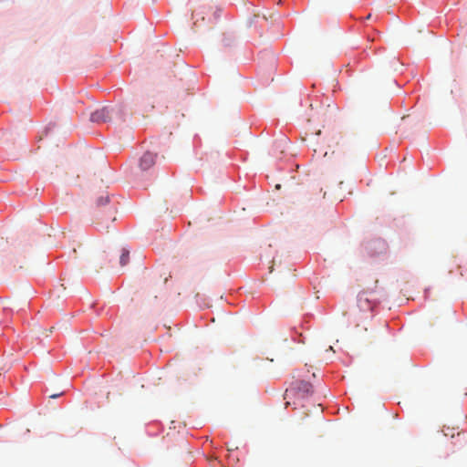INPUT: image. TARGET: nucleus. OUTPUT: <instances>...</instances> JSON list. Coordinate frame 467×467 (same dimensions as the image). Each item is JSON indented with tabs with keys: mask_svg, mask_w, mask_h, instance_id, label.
<instances>
[{
	"mask_svg": "<svg viewBox=\"0 0 467 467\" xmlns=\"http://www.w3.org/2000/svg\"><path fill=\"white\" fill-rule=\"evenodd\" d=\"M59 395H60V394H53V395H50V398H51V399H55V398L58 397Z\"/></svg>",
	"mask_w": 467,
	"mask_h": 467,
	"instance_id": "6e6552de",
	"label": "nucleus"
},
{
	"mask_svg": "<svg viewBox=\"0 0 467 467\" xmlns=\"http://www.w3.org/2000/svg\"><path fill=\"white\" fill-rule=\"evenodd\" d=\"M122 110L119 107H103L91 113L90 120L92 122H107L117 119H121Z\"/></svg>",
	"mask_w": 467,
	"mask_h": 467,
	"instance_id": "f257e3e1",
	"label": "nucleus"
},
{
	"mask_svg": "<svg viewBox=\"0 0 467 467\" xmlns=\"http://www.w3.org/2000/svg\"><path fill=\"white\" fill-rule=\"evenodd\" d=\"M298 389L302 391H304L305 393L308 394V393H311L312 392V385L308 382H306V381H301L299 383V387Z\"/></svg>",
	"mask_w": 467,
	"mask_h": 467,
	"instance_id": "0eeeda50",
	"label": "nucleus"
},
{
	"mask_svg": "<svg viewBox=\"0 0 467 467\" xmlns=\"http://www.w3.org/2000/svg\"><path fill=\"white\" fill-rule=\"evenodd\" d=\"M109 202V196L108 193H103L96 200V204L98 207H101L107 205Z\"/></svg>",
	"mask_w": 467,
	"mask_h": 467,
	"instance_id": "423d86ee",
	"label": "nucleus"
},
{
	"mask_svg": "<svg viewBox=\"0 0 467 467\" xmlns=\"http://www.w3.org/2000/svg\"><path fill=\"white\" fill-rule=\"evenodd\" d=\"M129 259H130V251L125 248H122L120 255H119L120 266H122V267L125 266L128 264Z\"/></svg>",
	"mask_w": 467,
	"mask_h": 467,
	"instance_id": "39448f33",
	"label": "nucleus"
},
{
	"mask_svg": "<svg viewBox=\"0 0 467 467\" xmlns=\"http://www.w3.org/2000/svg\"><path fill=\"white\" fill-rule=\"evenodd\" d=\"M370 17H371V15L369 14L367 16L366 19H370Z\"/></svg>",
	"mask_w": 467,
	"mask_h": 467,
	"instance_id": "1a4fd4ad",
	"label": "nucleus"
},
{
	"mask_svg": "<svg viewBox=\"0 0 467 467\" xmlns=\"http://www.w3.org/2000/svg\"><path fill=\"white\" fill-rule=\"evenodd\" d=\"M367 292H360L358 296V306L363 312L371 311L375 305V298L370 296Z\"/></svg>",
	"mask_w": 467,
	"mask_h": 467,
	"instance_id": "f03ea898",
	"label": "nucleus"
},
{
	"mask_svg": "<svg viewBox=\"0 0 467 467\" xmlns=\"http://www.w3.org/2000/svg\"><path fill=\"white\" fill-rule=\"evenodd\" d=\"M153 99L152 98L147 96L141 98V99L138 102L136 111L140 113L142 116H147L153 110Z\"/></svg>",
	"mask_w": 467,
	"mask_h": 467,
	"instance_id": "7ed1b4c3",
	"label": "nucleus"
},
{
	"mask_svg": "<svg viewBox=\"0 0 467 467\" xmlns=\"http://www.w3.org/2000/svg\"><path fill=\"white\" fill-rule=\"evenodd\" d=\"M156 155L151 152H145L140 158V166L146 171L155 163Z\"/></svg>",
	"mask_w": 467,
	"mask_h": 467,
	"instance_id": "20e7f679",
	"label": "nucleus"
}]
</instances>
